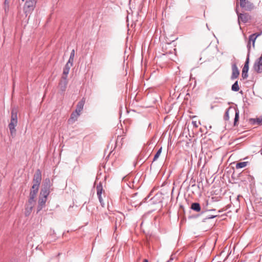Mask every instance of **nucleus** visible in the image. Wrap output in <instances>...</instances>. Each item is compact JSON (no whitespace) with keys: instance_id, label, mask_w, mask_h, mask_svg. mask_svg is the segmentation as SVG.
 <instances>
[{"instance_id":"obj_1","label":"nucleus","mask_w":262,"mask_h":262,"mask_svg":"<svg viewBox=\"0 0 262 262\" xmlns=\"http://www.w3.org/2000/svg\"><path fill=\"white\" fill-rule=\"evenodd\" d=\"M16 123V110L13 108L11 112V122L9 124V128L11 134L13 135L15 134V124Z\"/></svg>"},{"instance_id":"obj_2","label":"nucleus","mask_w":262,"mask_h":262,"mask_svg":"<svg viewBox=\"0 0 262 262\" xmlns=\"http://www.w3.org/2000/svg\"><path fill=\"white\" fill-rule=\"evenodd\" d=\"M36 3V0L26 1L24 6V11L25 13L26 14V15H28V13H30L34 10Z\"/></svg>"},{"instance_id":"obj_3","label":"nucleus","mask_w":262,"mask_h":262,"mask_svg":"<svg viewBox=\"0 0 262 262\" xmlns=\"http://www.w3.org/2000/svg\"><path fill=\"white\" fill-rule=\"evenodd\" d=\"M41 181V172L39 169H37L34 175L33 179V185L34 186L39 187Z\"/></svg>"},{"instance_id":"obj_4","label":"nucleus","mask_w":262,"mask_h":262,"mask_svg":"<svg viewBox=\"0 0 262 262\" xmlns=\"http://www.w3.org/2000/svg\"><path fill=\"white\" fill-rule=\"evenodd\" d=\"M96 189H97V194L98 195L99 201L102 207H104L105 206V204L102 200V196H101L102 192L103 190L102 185L101 183H100L99 184V185H98L97 186Z\"/></svg>"},{"instance_id":"obj_5","label":"nucleus","mask_w":262,"mask_h":262,"mask_svg":"<svg viewBox=\"0 0 262 262\" xmlns=\"http://www.w3.org/2000/svg\"><path fill=\"white\" fill-rule=\"evenodd\" d=\"M253 68L257 73L262 72V55L255 62Z\"/></svg>"},{"instance_id":"obj_6","label":"nucleus","mask_w":262,"mask_h":262,"mask_svg":"<svg viewBox=\"0 0 262 262\" xmlns=\"http://www.w3.org/2000/svg\"><path fill=\"white\" fill-rule=\"evenodd\" d=\"M239 74V71L236 63H233L232 64V75L231 76V79L233 80L237 78L238 77Z\"/></svg>"},{"instance_id":"obj_7","label":"nucleus","mask_w":262,"mask_h":262,"mask_svg":"<svg viewBox=\"0 0 262 262\" xmlns=\"http://www.w3.org/2000/svg\"><path fill=\"white\" fill-rule=\"evenodd\" d=\"M68 84L67 78L66 77H62L61 80L59 82L58 87L60 90L63 92L66 91Z\"/></svg>"},{"instance_id":"obj_8","label":"nucleus","mask_w":262,"mask_h":262,"mask_svg":"<svg viewBox=\"0 0 262 262\" xmlns=\"http://www.w3.org/2000/svg\"><path fill=\"white\" fill-rule=\"evenodd\" d=\"M47 199V197L40 195L38 200V211L41 210L45 206Z\"/></svg>"},{"instance_id":"obj_9","label":"nucleus","mask_w":262,"mask_h":262,"mask_svg":"<svg viewBox=\"0 0 262 262\" xmlns=\"http://www.w3.org/2000/svg\"><path fill=\"white\" fill-rule=\"evenodd\" d=\"M241 7L246 11H250L253 9V5L250 2L245 1L243 6Z\"/></svg>"},{"instance_id":"obj_10","label":"nucleus","mask_w":262,"mask_h":262,"mask_svg":"<svg viewBox=\"0 0 262 262\" xmlns=\"http://www.w3.org/2000/svg\"><path fill=\"white\" fill-rule=\"evenodd\" d=\"M85 103V99L82 98L78 103L76 106V111L80 113L83 110L84 104Z\"/></svg>"},{"instance_id":"obj_11","label":"nucleus","mask_w":262,"mask_h":262,"mask_svg":"<svg viewBox=\"0 0 262 262\" xmlns=\"http://www.w3.org/2000/svg\"><path fill=\"white\" fill-rule=\"evenodd\" d=\"M260 35V33H258V34H253L251 35H250L249 36V42L247 46L248 48V50H250V41H252L253 42V46H254V43H255V41L256 39V38L259 36Z\"/></svg>"},{"instance_id":"obj_12","label":"nucleus","mask_w":262,"mask_h":262,"mask_svg":"<svg viewBox=\"0 0 262 262\" xmlns=\"http://www.w3.org/2000/svg\"><path fill=\"white\" fill-rule=\"evenodd\" d=\"M238 19L241 20L243 23H246L248 22L249 19V16L247 14H238Z\"/></svg>"},{"instance_id":"obj_13","label":"nucleus","mask_w":262,"mask_h":262,"mask_svg":"<svg viewBox=\"0 0 262 262\" xmlns=\"http://www.w3.org/2000/svg\"><path fill=\"white\" fill-rule=\"evenodd\" d=\"M80 113L78 112H76L75 111L74 112H73L71 115V117L69 120V122H75L78 118V117L80 116Z\"/></svg>"},{"instance_id":"obj_14","label":"nucleus","mask_w":262,"mask_h":262,"mask_svg":"<svg viewBox=\"0 0 262 262\" xmlns=\"http://www.w3.org/2000/svg\"><path fill=\"white\" fill-rule=\"evenodd\" d=\"M71 67L72 66L70 65L69 63H66L64 68H63V75L62 77H66L67 78Z\"/></svg>"},{"instance_id":"obj_15","label":"nucleus","mask_w":262,"mask_h":262,"mask_svg":"<svg viewBox=\"0 0 262 262\" xmlns=\"http://www.w3.org/2000/svg\"><path fill=\"white\" fill-rule=\"evenodd\" d=\"M50 188L43 186V188H42L40 192V195L47 197L50 192Z\"/></svg>"},{"instance_id":"obj_16","label":"nucleus","mask_w":262,"mask_h":262,"mask_svg":"<svg viewBox=\"0 0 262 262\" xmlns=\"http://www.w3.org/2000/svg\"><path fill=\"white\" fill-rule=\"evenodd\" d=\"M191 209L195 211L199 212L201 211V208L199 203H193L191 205Z\"/></svg>"},{"instance_id":"obj_17","label":"nucleus","mask_w":262,"mask_h":262,"mask_svg":"<svg viewBox=\"0 0 262 262\" xmlns=\"http://www.w3.org/2000/svg\"><path fill=\"white\" fill-rule=\"evenodd\" d=\"M52 185L50 180L49 178H46L43 182V186L45 187L50 188Z\"/></svg>"},{"instance_id":"obj_18","label":"nucleus","mask_w":262,"mask_h":262,"mask_svg":"<svg viewBox=\"0 0 262 262\" xmlns=\"http://www.w3.org/2000/svg\"><path fill=\"white\" fill-rule=\"evenodd\" d=\"M248 70H249L248 68H243L242 76L243 78V79H246V78H247L248 77Z\"/></svg>"},{"instance_id":"obj_19","label":"nucleus","mask_w":262,"mask_h":262,"mask_svg":"<svg viewBox=\"0 0 262 262\" xmlns=\"http://www.w3.org/2000/svg\"><path fill=\"white\" fill-rule=\"evenodd\" d=\"M247 162H239L236 164V168L237 169L244 168V167H246L247 166Z\"/></svg>"},{"instance_id":"obj_20","label":"nucleus","mask_w":262,"mask_h":262,"mask_svg":"<svg viewBox=\"0 0 262 262\" xmlns=\"http://www.w3.org/2000/svg\"><path fill=\"white\" fill-rule=\"evenodd\" d=\"M231 90L234 92H237L239 90L237 81H236L234 82V83L232 85Z\"/></svg>"},{"instance_id":"obj_21","label":"nucleus","mask_w":262,"mask_h":262,"mask_svg":"<svg viewBox=\"0 0 262 262\" xmlns=\"http://www.w3.org/2000/svg\"><path fill=\"white\" fill-rule=\"evenodd\" d=\"M36 195L35 194H34L31 191H30V198L29 200V202L30 204H32L33 202L35 201V198H36Z\"/></svg>"},{"instance_id":"obj_22","label":"nucleus","mask_w":262,"mask_h":262,"mask_svg":"<svg viewBox=\"0 0 262 262\" xmlns=\"http://www.w3.org/2000/svg\"><path fill=\"white\" fill-rule=\"evenodd\" d=\"M235 117L234 120V125L235 126L236 125V122L238 121L239 119V111L238 110H235Z\"/></svg>"},{"instance_id":"obj_23","label":"nucleus","mask_w":262,"mask_h":262,"mask_svg":"<svg viewBox=\"0 0 262 262\" xmlns=\"http://www.w3.org/2000/svg\"><path fill=\"white\" fill-rule=\"evenodd\" d=\"M162 148L161 147L157 152V153L155 154L154 157V159H153V161H156L158 158L159 157H160L161 154V152H162Z\"/></svg>"},{"instance_id":"obj_24","label":"nucleus","mask_w":262,"mask_h":262,"mask_svg":"<svg viewBox=\"0 0 262 262\" xmlns=\"http://www.w3.org/2000/svg\"><path fill=\"white\" fill-rule=\"evenodd\" d=\"M38 189H39L38 187L32 186L31 191L32 193H33L34 194H35L36 195H37V194L38 193Z\"/></svg>"},{"instance_id":"obj_25","label":"nucleus","mask_w":262,"mask_h":262,"mask_svg":"<svg viewBox=\"0 0 262 262\" xmlns=\"http://www.w3.org/2000/svg\"><path fill=\"white\" fill-rule=\"evenodd\" d=\"M249 52L248 53V54L247 55L246 60V62L245 63L244 66L243 68L249 69Z\"/></svg>"},{"instance_id":"obj_26","label":"nucleus","mask_w":262,"mask_h":262,"mask_svg":"<svg viewBox=\"0 0 262 262\" xmlns=\"http://www.w3.org/2000/svg\"><path fill=\"white\" fill-rule=\"evenodd\" d=\"M230 108H228L227 110H226L224 116V119L226 120H228L229 119V111Z\"/></svg>"},{"instance_id":"obj_27","label":"nucleus","mask_w":262,"mask_h":262,"mask_svg":"<svg viewBox=\"0 0 262 262\" xmlns=\"http://www.w3.org/2000/svg\"><path fill=\"white\" fill-rule=\"evenodd\" d=\"M74 61V58L70 57L69 60L67 63H69L71 66H73V63Z\"/></svg>"},{"instance_id":"obj_28","label":"nucleus","mask_w":262,"mask_h":262,"mask_svg":"<svg viewBox=\"0 0 262 262\" xmlns=\"http://www.w3.org/2000/svg\"><path fill=\"white\" fill-rule=\"evenodd\" d=\"M75 56V50H72V51L71 52L70 57L74 58Z\"/></svg>"},{"instance_id":"obj_29","label":"nucleus","mask_w":262,"mask_h":262,"mask_svg":"<svg viewBox=\"0 0 262 262\" xmlns=\"http://www.w3.org/2000/svg\"><path fill=\"white\" fill-rule=\"evenodd\" d=\"M256 122L258 124H262V118H257Z\"/></svg>"},{"instance_id":"obj_30","label":"nucleus","mask_w":262,"mask_h":262,"mask_svg":"<svg viewBox=\"0 0 262 262\" xmlns=\"http://www.w3.org/2000/svg\"><path fill=\"white\" fill-rule=\"evenodd\" d=\"M8 2L7 0H5V11H6V10H7L6 6L8 5Z\"/></svg>"},{"instance_id":"obj_31","label":"nucleus","mask_w":262,"mask_h":262,"mask_svg":"<svg viewBox=\"0 0 262 262\" xmlns=\"http://www.w3.org/2000/svg\"><path fill=\"white\" fill-rule=\"evenodd\" d=\"M14 87H15V83H14V82H13V92H12V96H14V94H15V92H14Z\"/></svg>"},{"instance_id":"obj_32","label":"nucleus","mask_w":262,"mask_h":262,"mask_svg":"<svg viewBox=\"0 0 262 262\" xmlns=\"http://www.w3.org/2000/svg\"><path fill=\"white\" fill-rule=\"evenodd\" d=\"M217 215H209L208 216V219H213L214 217H215L216 216H217Z\"/></svg>"},{"instance_id":"obj_33","label":"nucleus","mask_w":262,"mask_h":262,"mask_svg":"<svg viewBox=\"0 0 262 262\" xmlns=\"http://www.w3.org/2000/svg\"><path fill=\"white\" fill-rule=\"evenodd\" d=\"M173 258L171 257L169 260H168L167 262H170V261L172 260Z\"/></svg>"},{"instance_id":"obj_34","label":"nucleus","mask_w":262,"mask_h":262,"mask_svg":"<svg viewBox=\"0 0 262 262\" xmlns=\"http://www.w3.org/2000/svg\"><path fill=\"white\" fill-rule=\"evenodd\" d=\"M143 262H148L147 259H144Z\"/></svg>"},{"instance_id":"obj_35","label":"nucleus","mask_w":262,"mask_h":262,"mask_svg":"<svg viewBox=\"0 0 262 262\" xmlns=\"http://www.w3.org/2000/svg\"><path fill=\"white\" fill-rule=\"evenodd\" d=\"M206 26H207V27L208 29V30H209V28H208V25H207V24H206Z\"/></svg>"},{"instance_id":"obj_36","label":"nucleus","mask_w":262,"mask_h":262,"mask_svg":"<svg viewBox=\"0 0 262 262\" xmlns=\"http://www.w3.org/2000/svg\"><path fill=\"white\" fill-rule=\"evenodd\" d=\"M215 209H211V210H210V211H215Z\"/></svg>"},{"instance_id":"obj_37","label":"nucleus","mask_w":262,"mask_h":262,"mask_svg":"<svg viewBox=\"0 0 262 262\" xmlns=\"http://www.w3.org/2000/svg\"><path fill=\"white\" fill-rule=\"evenodd\" d=\"M211 109H213V106H211Z\"/></svg>"},{"instance_id":"obj_38","label":"nucleus","mask_w":262,"mask_h":262,"mask_svg":"<svg viewBox=\"0 0 262 262\" xmlns=\"http://www.w3.org/2000/svg\"><path fill=\"white\" fill-rule=\"evenodd\" d=\"M23 1H24V0H22Z\"/></svg>"},{"instance_id":"obj_39","label":"nucleus","mask_w":262,"mask_h":262,"mask_svg":"<svg viewBox=\"0 0 262 262\" xmlns=\"http://www.w3.org/2000/svg\"><path fill=\"white\" fill-rule=\"evenodd\" d=\"M187 262H191V261H187Z\"/></svg>"}]
</instances>
